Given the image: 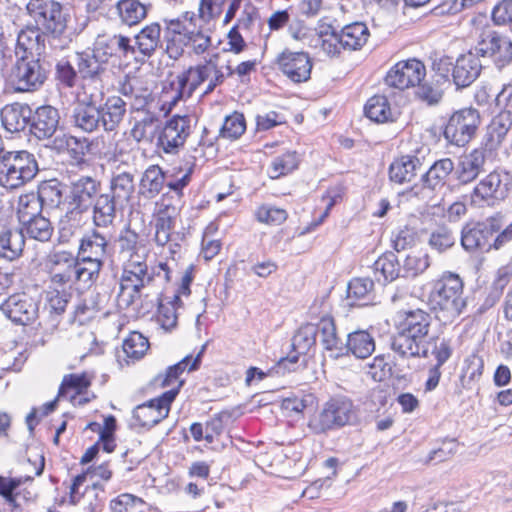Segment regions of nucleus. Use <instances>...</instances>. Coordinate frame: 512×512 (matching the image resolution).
Listing matches in <instances>:
<instances>
[{
    "label": "nucleus",
    "instance_id": "obj_56",
    "mask_svg": "<svg viewBox=\"0 0 512 512\" xmlns=\"http://www.w3.org/2000/svg\"><path fill=\"white\" fill-rule=\"evenodd\" d=\"M148 507L146 501L131 493H121L109 503L110 512H145Z\"/></svg>",
    "mask_w": 512,
    "mask_h": 512
},
{
    "label": "nucleus",
    "instance_id": "obj_23",
    "mask_svg": "<svg viewBox=\"0 0 512 512\" xmlns=\"http://www.w3.org/2000/svg\"><path fill=\"white\" fill-rule=\"evenodd\" d=\"M422 163L416 155H400L395 157L388 168L389 180L395 184L411 182L417 175Z\"/></svg>",
    "mask_w": 512,
    "mask_h": 512
},
{
    "label": "nucleus",
    "instance_id": "obj_38",
    "mask_svg": "<svg viewBox=\"0 0 512 512\" xmlns=\"http://www.w3.org/2000/svg\"><path fill=\"white\" fill-rule=\"evenodd\" d=\"M108 241L97 230L84 235L78 248L79 257H89L96 260H104L107 253Z\"/></svg>",
    "mask_w": 512,
    "mask_h": 512
},
{
    "label": "nucleus",
    "instance_id": "obj_5",
    "mask_svg": "<svg viewBox=\"0 0 512 512\" xmlns=\"http://www.w3.org/2000/svg\"><path fill=\"white\" fill-rule=\"evenodd\" d=\"M29 16L36 26L51 41H57L58 47L63 49L71 42L68 33L69 15L64 11L63 5L55 0H29L26 5Z\"/></svg>",
    "mask_w": 512,
    "mask_h": 512
},
{
    "label": "nucleus",
    "instance_id": "obj_57",
    "mask_svg": "<svg viewBox=\"0 0 512 512\" xmlns=\"http://www.w3.org/2000/svg\"><path fill=\"white\" fill-rule=\"evenodd\" d=\"M246 131V119L243 113L234 111L226 116L219 130L223 139L234 141L239 139Z\"/></svg>",
    "mask_w": 512,
    "mask_h": 512
},
{
    "label": "nucleus",
    "instance_id": "obj_3",
    "mask_svg": "<svg viewBox=\"0 0 512 512\" xmlns=\"http://www.w3.org/2000/svg\"><path fill=\"white\" fill-rule=\"evenodd\" d=\"M427 305L435 314L453 321L466 309L464 281L459 274L444 271L428 282Z\"/></svg>",
    "mask_w": 512,
    "mask_h": 512
},
{
    "label": "nucleus",
    "instance_id": "obj_52",
    "mask_svg": "<svg viewBox=\"0 0 512 512\" xmlns=\"http://www.w3.org/2000/svg\"><path fill=\"white\" fill-rule=\"evenodd\" d=\"M100 310L95 296L81 297L74 307L72 320L78 325H85L95 319Z\"/></svg>",
    "mask_w": 512,
    "mask_h": 512
},
{
    "label": "nucleus",
    "instance_id": "obj_11",
    "mask_svg": "<svg viewBox=\"0 0 512 512\" xmlns=\"http://www.w3.org/2000/svg\"><path fill=\"white\" fill-rule=\"evenodd\" d=\"M480 124L481 116L477 109L462 108L451 114L443 134L451 144L464 146L475 137Z\"/></svg>",
    "mask_w": 512,
    "mask_h": 512
},
{
    "label": "nucleus",
    "instance_id": "obj_53",
    "mask_svg": "<svg viewBox=\"0 0 512 512\" xmlns=\"http://www.w3.org/2000/svg\"><path fill=\"white\" fill-rule=\"evenodd\" d=\"M20 223L22 224L21 231L23 233L25 232L30 238L38 241H49L53 234V227L50 221L42 215Z\"/></svg>",
    "mask_w": 512,
    "mask_h": 512
},
{
    "label": "nucleus",
    "instance_id": "obj_34",
    "mask_svg": "<svg viewBox=\"0 0 512 512\" xmlns=\"http://www.w3.org/2000/svg\"><path fill=\"white\" fill-rule=\"evenodd\" d=\"M339 34L343 49L348 51L361 50L370 37V31L363 22L347 24Z\"/></svg>",
    "mask_w": 512,
    "mask_h": 512
},
{
    "label": "nucleus",
    "instance_id": "obj_17",
    "mask_svg": "<svg viewBox=\"0 0 512 512\" xmlns=\"http://www.w3.org/2000/svg\"><path fill=\"white\" fill-rule=\"evenodd\" d=\"M421 348H428V357L431 356L435 363L427 370V379L424 383V391H434L442 377V366L452 357L453 347L451 340L438 335L431 336Z\"/></svg>",
    "mask_w": 512,
    "mask_h": 512
},
{
    "label": "nucleus",
    "instance_id": "obj_62",
    "mask_svg": "<svg viewBox=\"0 0 512 512\" xmlns=\"http://www.w3.org/2000/svg\"><path fill=\"white\" fill-rule=\"evenodd\" d=\"M346 190L347 188L343 182L335 183L327 188L325 193L322 195V201L326 202V208L321 213L319 219L312 223L314 228L319 226L325 220L333 206L343 201Z\"/></svg>",
    "mask_w": 512,
    "mask_h": 512
},
{
    "label": "nucleus",
    "instance_id": "obj_30",
    "mask_svg": "<svg viewBox=\"0 0 512 512\" xmlns=\"http://www.w3.org/2000/svg\"><path fill=\"white\" fill-rule=\"evenodd\" d=\"M116 429L117 421L114 415L105 416L103 423L90 422L85 427V431L97 434L98 444H101V449L107 453H112L116 449Z\"/></svg>",
    "mask_w": 512,
    "mask_h": 512
},
{
    "label": "nucleus",
    "instance_id": "obj_64",
    "mask_svg": "<svg viewBox=\"0 0 512 512\" xmlns=\"http://www.w3.org/2000/svg\"><path fill=\"white\" fill-rule=\"evenodd\" d=\"M429 256L427 253L422 251L410 252L403 263V276L404 277H416L422 274L429 267Z\"/></svg>",
    "mask_w": 512,
    "mask_h": 512
},
{
    "label": "nucleus",
    "instance_id": "obj_16",
    "mask_svg": "<svg viewBox=\"0 0 512 512\" xmlns=\"http://www.w3.org/2000/svg\"><path fill=\"white\" fill-rule=\"evenodd\" d=\"M476 51L482 57H490L496 66L502 68L512 61V40L486 28L480 34Z\"/></svg>",
    "mask_w": 512,
    "mask_h": 512
},
{
    "label": "nucleus",
    "instance_id": "obj_50",
    "mask_svg": "<svg viewBox=\"0 0 512 512\" xmlns=\"http://www.w3.org/2000/svg\"><path fill=\"white\" fill-rule=\"evenodd\" d=\"M123 352L131 362L142 359L150 348L148 338L137 331L130 332L122 344Z\"/></svg>",
    "mask_w": 512,
    "mask_h": 512
},
{
    "label": "nucleus",
    "instance_id": "obj_28",
    "mask_svg": "<svg viewBox=\"0 0 512 512\" xmlns=\"http://www.w3.org/2000/svg\"><path fill=\"white\" fill-rule=\"evenodd\" d=\"M100 183L94 178L84 176L72 183L70 190L71 203L77 209L83 211L92 202L94 196L98 193Z\"/></svg>",
    "mask_w": 512,
    "mask_h": 512
},
{
    "label": "nucleus",
    "instance_id": "obj_14",
    "mask_svg": "<svg viewBox=\"0 0 512 512\" xmlns=\"http://www.w3.org/2000/svg\"><path fill=\"white\" fill-rule=\"evenodd\" d=\"M426 76L425 64L416 58L396 62L384 77L385 84L399 91L415 88Z\"/></svg>",
    "mask_w": 512,
    "mask_h": 512
},
{
    "label": "nucleus",
    "instance_id": "obj_60",
    "mask_svg": "<svg viewBox=\"0 0 512 512\" xmlns=\"http://www.w3.org/2000/svg\"><path fill=\"white\" fill-rule=\"evenodd\" d=\"M134 192L133 176L127 172L120 173L111 180V196L118 203L128 202Z\"/></svg>",
    "mask_w": 512,
    "mask_h": 512
},
{
    "label": "nucleus",
    "instance_id": "obj_10",
    "mask_svg": "<svg viewBox=\"0 0 512 512\" xmlns=\"http://www.w3.org/2000/svg\"><path fill=\"white\" fill-rule=\"evenodd\" d=\"M180 211L174 196L169 193L162 194L155 203L151 223L154 229L153 241L157 247L164 248L172 240Z\"/></svg>",
    "mask_w": 512,
    "mask_h": 512
},
{
    "label": "nucleus",
    "instance_id": "obj_22",
    "mask_svg": "<svg viewBox=\"0 0 512 512\" xmlns=\"http://www.w3.org/2000/svg\"><path fill=\"white\" fill-rule=\"evenodd\" d=\"M2 313L15 324L28 325L38 317V303L29 294L18 292L10 295L0 305Z\"/></svg>",
    "mask_w": 512,
    "mask_h": 512
},
{
    "label": "nucleus",
    "instance_id": "obj_44",
    "mask_svg": "<svg viewBox=\"0 0 512 512\" xmlns=\"http://www.w3.org/2000/svg\"><path fill=\"white\" fill-rule=\"evenodd\" d=\"M374 276L377 281L392 282L401 272L400 263L393 252L383 253L373 264Z\"/></svg>",
    "mask_w": 512,
    "mask_h": 512
},
{
    "label": "nucleus",
    "instance_id": "obj_61",
    "mask_svg": "<svg viewBox=\"0 0 512 512\" xmlns=\"http://www.w3.org/2000/svg\"><path fill=\"white\" fill-rule=\"evenodd\" d=\"M42 204L36 193L21 194L18 199L17 216L20 222L37 217L41 212Z\"/></svg>",
    "mask_w": 512,
    "mask_h": 512
},
{
    "label": "nucleus",
    "instance_id": "obj_42",
    "mask_svg": "<svg viewBox=\"0 0 512 512\" xmlns=\"http://www.w3.org/2000/svg\"><path fill=\"white\" fill-rule=\"evenodd\" d=\"M71 300V292L65 287L49 285L45 290L44 308L50 316H61Z\"/></svg>",
    "mask_w": 512,
    "mask_h": 512
},
{
    "label": "nucleus",
    "instance_id": "obj_36",
    "mask_svg": "<svg viewBox=\"0 0 512 512\" xmlns=\"http://www.w3.org/2000/svg\"><path fill=\"white\" fill-rule=\"evenodd\" d=\"M512 126V114L510 111L502 110L495 115L487 126V145L490 149H496L505 139Z\"/></svg>",
    "mask_w": 512,
    "mask_h": 512
},
{
    "label": "nucleus",
    "instance_id": "obj_32",
    "mask_svg": "<svg viewBox=\"0 0 512 512\" xmlns=\"http://www.w3.org/2000/svg\"><path fill=\"white\" fill-rule=\"evenodd\" d=\"M254 221L266 227H279L286 223L289 213L286 208L262 202L255 206L252 213Z\"/></svg>",
    "mask_w": 512,
    "mask_h": 512
},
{
    "label": "nucleus",
    "instance_id": "obj_9",
    "mask_svg": "<svg viewBox=\"0 0 512 512\" xmlns=\"http://www.w3.org/2000/svg\"><path fill=\"white\" fill-rule=\"evenodd\" d=\"M453 169L454 164L450 158L435 161L427 172L422 175L421 184L416 183L399 194L400 201L427 200L430 198L431 192L445 186Z\"/></svg>",
    "mask_w": 512,
    "mask_h": 512
},
{
    "label": "nucleus",
    "instance_id": "obj_29",
    "mask_svg": "<svg viewBox=\"0 0 512 512\" xmlns=\"http://www.w3.org/2000/svg\"><path fill=\"white\" fill-rule=\"evenodd\" d=\"M364 115L372 122L384 124L395 121L392 105L386 95L375 94L364 105Z\"/></svg>",
    "mask_w": 512,
    "mask_h": 512
},
{
    "label": "nucleus",
    "instance_id": "obj_25",
    "mask_svg": "<svg viewBox=\"0 0 512 512\" xmlns=\"http://www.w3.org/2000/svg\"><path fill=\"white\" fill-rule=\"evenodd\" d=\"M58 110L50 105H43L36 109L32 124L31 132L38 139L51 137L59 124Z\"/></svg>",
    "mask_w": 512,
    "mask_h": 512
},
{
    "label": "nucleus",
    "instance_id": "obj_59",
    "mask_svg": "<svg viewBox=\"0 0 512 512\" xmlns=\"http://www.w3.org/2000/svg\"><path fill=\"white\" fill-rule=\"evenodd\" d=\"M118 201L107 194L100 195L94 206V220L98 226L112 223Z\"/></svg>",
    "mask_w": 512,
    "mask_h": 512
},
{
    "label": "nucleus",
    "instance_id": "obj_41",
    "mask_svg": "<svg viewBox=\"0 0 512 512\" xmlns=\"http://www.w3.org/2000/svg\"><path fill=\"white\" fill-rule=\"evenodd\" d=\"M25 239L22 231L7 229L0 233V256L9 260L17 259L24 249Z\"/></svg>",
    "mask_w": 512,
    "mask_h": 512
},
{
    "label": "nucleus",
    "instance_id": "obj_7",
    "mask_svg": "<svg viewBox=\"0 0 512 512\" xmlns=\"http://www.w3.org/2000/svg\"><path fill=\"white\" fill-rule=\"evenodd\" d=\"M353 413V402L343 395L330 397L322 409L308 422L309 429L315 434L341 428L349 423Z\"/></svg>",
    "mask_w": 512,
    "mask_h": 512
},
{
    "label": "nucleus",
    "instance_id": "obj_55",
    "mask_svg": "<svg viewBox=\"0 0 512 512\" xmlns=\"http://www.w3.org/2000/svg\"><path fill=\"white\" fill-rule=\"evenodd\" d=\"M42 35V31L36 25H27L21 29L15 46L17 57L28 54L32 56V50L38 45Z\"/></svg>",
    "mask_w": 512,
    "mask_h": 512
},
{
    "label": "nucleus",
    "instance_id": "obj_47",
    "mask_svg": "<svg viewBox=\"0 0 512 512\" xmlns=\"http://www.w3.org/2000/svg\"><path fill=\"white\" fill-rule=\"evenodd\" d=\"M165 183V173L159 165H150L140 180V190L144 196L153 198L158 195Z\"/></svg>",
    "mask_w": 512,
    "mask_h": 512
},
{
    "label": "nucleus",
    "instance_id": "obj_46",
    "mask_svg": "<svg viewBox=\"0 0 512 512\" xmlns=\"http://www.w3.org/2000/svg\"><path fill=\"white\" fill-rule=\"evenodd\" d=\"M346 347L356 358L365 359L374 352L375 341L368 332L355 331L348 335Z\"/></svg>",
    "mask_w": 512,
    "mask_h": 512
},
{
    "label": "nucleus",
    "instance_id": "obj_40",
    "mask_svg": "<svg viewBox=\"0 0 512 512\" xmlns=\"http://www.w3.org/2000/svg\"><path fill=\"white\" fill-rule=\"evenodd\" d=\"M315 47L328 57L339 56L343 49L340 34L330 24L320 25L316 33Z\"/></svg>",
    "mask_w": 512,
    "mask_h": 512
},
{
    "label": "nucleus",
    "instance_id": "obj_31",
    "mask_svg": "<svg viewBox=\"0 0 512 512\" xmlns=\"http://www.w3.org/2000/svg\"><path fill=\"white\" fill-rule=\"evenodd\" d=\"M301 163V158L296 150H285L275 156L267 169V175L270 179H279L292 174Z\"/></svg>",
    "mask_w": 512,
    "mask_h": 512
},
{
    "label": "nucleus",
    "instance_id": "obj_21",
    "mask_svg": "<svg viewBox=\"0 0 512 512\" xmlns=\"http://www.w3.org/2000/svg\"><path fill=\"white\" fill-rule=\"evenodd\" d=\"M76 257L69 251H54L47 255L44 266L49 285L66 287L75 281Z\"/></svg>",
    "mask_w": 512,
    "mask_h": 512
},
{
    "label": "nucleus",
    "instance_id": "obj_43",
    "mask_svg": "<svg viewBox=\"0 0 512 512\" xmlns=\"http://www.w3.org/2000/svg\"><path fill=\"white\" fill-rule=\"evenodd\" d=\"M161 36V25L152 22L145 25L135 36L138 51L144 56L152 55L157 49Z\"/></svg>",
    "mask_w": 512,
    "mask_h": 512
},
{
    "label": "nucleus",
    "instance_id": "obj_54",
    "mask_svg": "<svg viewBox=\"0 0 512 512\" xmlns=\"http://www.w3.org/2000/svg\"><path fill=\"white\" fill-rule=\"evenodd\" d=\"M75 123L78 127L87 132L97 129L101 123L99 107L92 103H82L75 110Z\"/></svg>",
    "mask_w": 512,
    "mask_h": 512
},
{
    "label": "nucleus",
    "instance_id": "obj_45",
    "mask_svg": "<svg viewBox=\"0 0 512 512\" xmlns=\"http://www.w3.org/2000/svg\"><path fill=\"white\" fill-rule=\"evenodd\" d=\"M104 260H96L89 257H76L75 282H82L91 286L94 284L103 268Z\"/></svg>",
    "mask_w": 512,
    "mask_h": 512
},
{
    "label": "nucleus",
    "instance_id": "obj_18",
    "mask_svg": "<svg viewBox=\"0 0 512 512\" xmlns=\"http://www.w3.org/2000/svg\"><path fill=\"white\" fill-rule=\"evenodd\" d=\"M31 476L8 477L0 475V496L4 500L0 512H23L20 500H31L34 493L25 486L32 482Z\"/></svg>",
    "mask_w": 512,
    "mask_h": 512
},
{
    "label": "nucleus",
    "instance_id": "obj_20",
    "mask_svg": "<svg viewBox=\"0 0 512 512\" xmlns=\"http://www.w3.org/2000/svg\"><path fill=\"white\" fill-rule=\"evenodd\" d=\"M210 78V59L190 66L178 74L176 80L171 83L172 89L175 90L174 95L170 98L171 104L175 105L179 100L191 97L193 92Z\"/></svg>",
    "mask_w": 512,
    "mask_h": 512
},
{
    "label": "nucleus",
    "instance_id": "obj_4",
    "mask_svg": "<svg viewBox=\"0 0 512 512\" xmlns=\"http://www.w3.org/2000/svg\"><path fill=\"white\" fill-rule=\"evenodd\" d=\"M503 216L495 214L485 221L468 222L461 231V245L468 252L500 250L512 242V222L503 228Z\"/></svg>",
    "mask_w": 512,
    "mask_h": 512
},
{
    "label": "nucleus",
    "instance_id": "obj_37",
    "mask_svg": "<svg viewBox=\"0 0 512 512\" xmlns=\"http://www.w3.org/2000/svg\"><path fill=\"white\" fill-rule=\"evenodd\" d=\"M116 11L120 21L129 27L141 23L148 15V6L140 0H119Z\"/></svg>",
    "mask_w": 512,
    "mask_h": 512
},
{
    "label": "nucleus",
    "instance_id": "obj_39",
    "mask_svg": "<svg viewBox=\"0 0 512 512\" xmlns=\"http://www.w3.org/2000/svg\"><path fill=\"white\" fill-rule=\"evenodd\" d=\"M182 306V302H174V299L158 298V306L154 315L156 323L165 332L173 331L178 324L177 310Z\"/></svg>",
    "mask_w": 512,
    "mask_h": 512
},
{
    "label": "nucleus",
    "instance_id": "obj_8",
    "mask_svg": "<svg viewBox=\"0 0 512 512\" xmlns=\"http://www.w3.org/2000/svg\"><path fill=\"white\" fill-rule=\"evenodd\" d=\"M204 350L205 346H202L196 355H187L176 364L167 367L165 371L158 373L153 377L149 386L154 391L167 389L161 394H172L174 402L185 383V379L182 375L185 372L190 373L200 368Z\"/></svg>",
    "mask_w": 512,
    "mask_h": 512
},
{
    "label": "nucleus",
    "instance_id": "obj_35",
    "mask_svg": "<svg viewBox=\"0 0 512 512\" xmlns=\"http://www.w3.org/2000/svg\"><path fill=\"white\" fill-rule=\"evenodd\" d=\"M30 114L28 107L17 103L6 105L1 110V122L8 132H20L26 128Z\"/></svg>",
    "mask_w": 512,
    "mask_h": 512
},
{
    "label": "nucleus",
    "instance_id": "obj_33",
    "mask_svg": "<svg viewBox=\"0 0 512 512\" xmlns=\"http://www.w3.org/2000/svg\"><path fill=\"white\" fill-rule=\"evenodd\" d=\"M93 379L94 375L86 371L64 375L58 389V397L68 396L74 400L76 396L86 394Z\"/></svg>",
    "mask_w": 512,
    "mask_h": 512
},
{
    "label": "nucleus",
    "instance_id": "obj_15",
    "mask_svg": "<svg viewBox=\"0 0 512 512\" xmlns=\"http://www.w3.org/2000/svg\"><path fill=\"white\" fill-rule=\"evenodd\" d=\"M274 64L283 76L295 84L309 81L314 66L313 60L308 52L292 51L288 48L284 49L276 56Z\"/></svg>",
    "mask_w": 512,
    "mask_h": 512
},
{
    "label": "nucleus",
    "instance_id": "obj_6",
    "mask_svg": "<svg viewBox=\"0 0 512 512\" xmlns=\"http://www.w3.org/2000/svg\"><path fill=\"white\" fill-rule=\"evenodd\" d=\"M37 172L38 164L31 153L8 151L0 161V186L17 189L32 180Z\"/></svg>",
    "mask_w": 512,
    "mask_h": 512
},
{
    "label": "nucleus",
    "instance_id": "obj_63",
    "mask_svg": "<svg viewBox=\"0 0 512 512\" xmlns=\"http://www.w3.org/2000/svg\"><path fill=\"white\" fill-rule=\"evenodd\" d=\"M416 87L415 97L429 106L438 104L443 98L444 91L439 80L422 81Z\"/></svg>",
    "mask_w": 512,
    "mask_h": 512
},
{
    "label": "nucleus",
    "instance_id": "obj_51",
    "mask_svg": "<svg viewBox=\"0 0 512 512\" xmlns=\"http://www.w3.org/2000/svg\"><path fill=\"white\" fill-rule=\"evenodd\" d=\"M485 162L482 150L474 149L460 163L459 179L463 183L473 181L480 173Z\"/></svg>",
    "mask_w": 512,
    "mask_h": 512
},
{
    "label": "nucleus",
    "instance_id": "obj_2",
    "mask_svg": "<svg viewBox=\"0 0 512 512\" xmlns=\"http://www.w3.org/2000/svg\"><path fill=\"white\" fill-rule=\"evenodd\" d=\"M165 52L174 60L179 59L190 47L194 54L203 55L212 45V39L198 24L193 11H185L175 18L163 19Z\"/></svg>",
    "mask_w": 512,
    "mask_h": 512
},
{
    "label": "nucleus",
    "instance_id": "obj_24",
    "mask_svg": "<svg viewBox=\"0 0 512 512\" xmlns=\"http://www.w3.org/2000/svg\"><path fill=\"white\" fill-rule=\"evenodd\" d=\"M127 111L126 102L118 95L104 99L99 106L101 125L105 131H115L122 123Z\"/></svg>",
    "mask_w": 512,
    "mask_h": 512
},
{
    "label": "nucleus",
    "instance_id": "obj_26",
    "mask_svg": "<svg viewBox=\"0 0 512 512\" xmlns=\"http://www.w3.org/2000/svg\"><path fill=\"white\" fill-rule=\"evenodd\" d=\"M481 64L479 59L472 53L461 55L457 58L452 70L454 83L458 87L471 85L480 75Z\"/></svg>",
    "mask_w": 512,
    "mask_h": 512
},
{
    "label": "nucleus",
    "instance_id": "obj_49",
    "mask_svg": "<svg viewBox=\"0 0 512 512\" xmlns=\"http://www.w3.org/2000/svg\"><path fill=\"white\" fill-rule=\"evenodd\" d=\"M501 182V176L497 171L490 172L475 186L473 190L474 201L490 202L497 199Z\"/></svg>",
    "mask_w": 512,
    "mask_h": 512
},
{
    "label": "nucleus",
    "instance_id": "obj_19",
    "mask_svg": "<svg viewBox=\"0 0 512 512\" xmlns=\"http://www.w3.org/2000/svg\"><path fill=\"white\" fill-rule=\"evenodd\" d=\"M190 134V118L187 115H173L160 130L157 145L165 153H177Z\"/></svg>",
    "mask_w": 512,
    "mask_h": 512
},
{
    "label": "nucleus",
    "instance_id": "obj_27",
    "mask_svg": "<svg viewBox=\"0 0 512 512\" xmlns=\"http://www.w3.org/2000/svg\"><path fill=\"white\" fill-rule=\"evenodd\" d=\"M158 278L161 285L165 286L172 280V270L166 261H160L151 267L149 276L138 275L121 271L119 284L148 286Z\"/></svg>",
    "mask_w": 512,
    "mask_h": 512
},
{
    "label": "nucleus",
    "instance_id": "obj_12",
    "mask_svg": "<svg viewBox=\"0 0 512 512\" xmlns=\"http://www.w3.org/2000/svg\"><path fill=\"white\" fill-rule=\"evenodd\" d=\"M46 78V72L39 60L28 55L18 56L9 74L10 82L17 92L35 91L43 85Z\"/></svg>",
    "mask_w": 512,
    "mask_h": 512
},
{
    "label": "nucleus",
    "instance_id": "obj_13",
    "mask_svg": "<svg viewBox=\"0 0 512 512\" xmlns=\"http://www.w3.org/2000/svg\"><path fill=\"white\" fill-rule=\"evenodd\" d=\"M173 404L172 394H159L132 410V426L149 430L168 418Z\"/></svg>",
    "mask_w": 512,
    "mask_h": 512
},
{
    "label": "nucleus",
    "instance_id": "obj_48",
    "mask_svg": "<svg viewBox=\"0 0 512 512\" xmlns=\"http://www.w3.org/2000/svg\"><path fill=\"white\" fill-rule=\"evenodd\" d=\"M117 242L120 254L126 257L142 255L140 251L146 246L140 234L130 224L120 232Z\"/></svg>",
    "mask_w": 512,
    "mask_h": 512
},
{
    "label": "nucleus",
    "instance_id": "obj_1",
    "mask_svg": "<svg viewBox=\"0 0 512 512\" xmlns=\"http://www.w3.org/2000/svg\"><path fill=\"white\" fill-rule=\"evenodd\" d=\"M395 335L392 350L402 358H428V348L421 344L428 337L431 326V314L422 308L401 309L393 319Z\"/></svg>",
    "mask_w": 512,
    "mask_h": 512
},
{
    "label": "nucleus",
    "instance_id": "obj_58",
    "mask_svg": "<svg viewBox=\"0 0 512 512\" xmlns=\"http://www.w3.org/2000/svg\"><path fill=\"white\" fill-rule=\"evenodd\" d=\"M316 333H320L321 343L326 350H335L339 347L340 339L337 335L335 320L331 315H324L320 318Z\"/></svg>",
    "mask_w": 512,
    "mask_h": 512
}]
</instances>
